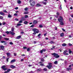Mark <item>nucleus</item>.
<instances>
[{
  "label": "nucleus",
  "mask_w": 73,
  "mask_h": 73,
  "mask_svg": "<svg viewBox=\"0 0 73 73\" xmlns=\"http://www.w3.org/2000/svg\"><path fill=\"white\" fill-rule=\"evenodd\" d=\"M63 20V19L61 17H60V18L58 19V21H59V22H60V25H64V23H63V22H61V21Z\"/></svg>",
  "instance_id": "f257e3e1"
},
{
  "label": "nucleus",
  "mask_w": 73,
  "mask_h": 73,
  "mask_svg": "<svg viewBox=\"0 0 73 73\" xmlns=\"http://www.w3.org/2000/svg\"><path fill=\"white\" fill-rule=\"evenodd\" d=\"M51 54L54 56V57H55V58H57L60 57V55H58V54H56L55 53H52Z\"/></svg>",
  "instance_id": "f03ea898"
},
{
  "label": "nucleus",
  "mask_w": 73,
  "mask_h": 73,
  "mask_svg": "<svg viewBox=\"0 0 73 73\" xmlns=\"http://www.w3.org/2000/svg\"><path fill=\"white\" fill-rule=\"evenodd\" d=\"M29 2L30 4V5L32 7H33V6L35 5V2L34 1L31 0Z\"/></svg>",
  "instance_id": "7ed1b4c3"
},
{
  "label": "nucleus",
  "mask_w": 73,
  "mask_h": 73,
  "mask_svg": "<svg viewBox=\"0 0 73 73\" xmlns=\"http://www.w3.org/2000/svg\"><path fill=\"white\" fill-rule=\"evenodd\" d=\"M48 65H49V66H46V67H47V68H48L49 69H51L52 67V63H49Z\"/></svg>",
  "instance_id": "20e7f679"
},
{
  "label": "nucleus",
  "mask_w": 73,
  "mask_h": 73,
  "mask_svg": "<svg viewBox=\"0 0 73 73\" xmlns=\"http://www.w3.org/2000/svg\"><path fill=\"white\" fill-rule=\"evenodd\" d=\"M33 31L34 32H35L36 33H38V30L37 29H33Z\"/></svg>",
  "instance_id": "39448f33"
},
{
  "label": "nucleus",
  "mask_w": 73,
  "mask_h": 73,
  "mask_svg": "<svg viewBox=\"0 0 73 73\" xmlns=\"http://www.w3.org/2000/svg\"><path fill=\"white\" fill-rule=\"evenodd\" d=\"M67 52H68V51L67 50H65L63 53V54H64V56L66 55H69V53H67Z\"/></svg>",
  "instance_id": "423d86ee"
},
{
  "label": "nucleus",
  "mask_w": 73,
  "mask_h": 73,
  "mask_svg": "<svg viewBox=\"0 0 73 73\" xmlns=\"http://www.w3.org/2000/svg\"><path fill=\"white\" fill-rule=\"evenodd\" d=\"M9 33L10 34H11L12 35H15V33H14L13 32H12L11 31H9Z\"/></svg>",
  "instance_id": "0eeeda50"
},
{
  "label": "nucleus",
  "mask_w": 73,
  "mask_h": 73,
  "mask_svg": "<svg viewBox=\"0 0 73 73\" xmlns=\"http://www.w3.org/2000/svg\"><path fill=\"white\" fill-rule=\"evenodd\" d=\"M36 6L37 7H41V6H42V5L39 3H38L36 4Z\"/></svg>",
  "instance_id": "6e6552de"
},
{
  "label": "nucleus",
  "mask_w": 73,
  "mask_h": 73,
  "mask_svg": "<svg viewBox=\"0 0 73 73\" xmlns=\"http://www.w3.org/2000/svg\"><path fill=\"white\" fill-rule=\"evenodd\" d=\"M25 20V18L24 17H22L21 19V20H22V21H24Z\"/></svg>",
  "instance_id": "1a4fd4ad"
},
{
  "label": "nucleus",
  "mask_w": 73,
  "mask_h": 73,
  "mask_svg": "<svg viewBox=\"0 0 73 73\" xmlns=\"http://www.w3.org/2000/svg\"><path fill=\"white\" fill-rule=\"evenodd\" d=\"M1 48L3 50H4V47L3 45L1 46Z\"/></svg>",
  "instance_id": "9d476101"
},
{
  "label": "nucleus",
  "mask_w": 73,
  "mask_h": 73,
  "mask_svg": "<svg viewBox=\"0 0 73 73\" xmlns=\"http://www.w3.org/2000/svg\"><path fill=\"white\" fill-rule=\"evenodd\" d=\"M66 70H67V71H69V70H72V68H66Z\"/></svg>",
  "instance_id": "9b49d317"
},
{
  "label": "nucleus",
  "mask_w": 73,
  "mask_h": 73,
  "mask_svg": "<svg viewBox=\"0 0 73 73\" xmlns=\"http://www.w3.org/2000/svg\"><path fill=\"white\" fill-rule=\"evenodd\" d=\"M68 52L69 54H71L72 53V51H71V50L70 49H68Z\"/></svg>",
  "instance_id": "f8f14e48"
},
{
  "label": "nucleus",
  "mask_w": 73,
  "mask_h": 73,
  "mask_svg": "<svg viewBox=\"0 0 73 73\" xmlns=\"http://www.w3.org/2000/svg\"><path fill=\"white\" fill-rule=\"evenodd\" d=\"M15 61H16V60L15 59H13L11 61L10 63H13V62H14Z\"/></svg>",
  "instance_id": "ddd939ff"
},
{
  "label": "nucleus",
  "mask_w": 73,
  "mask_h": 73,
  "mask_svg": "<svg viewBox=\"0 0 73 73\" xmlns=\"http://www.w3.org/2000/svg\"><path fill=\"white\" fill-rule=\"evenodd\" d=\"M34 24H36L37 23V21H34L33 22Z\"/></svg>",
  "instance_id": "4468645a"
},
{
  "label": "nucleus",
  "mask_w": 73,
  "mask_h": 73,
  "mask_svg": "<svg viewBox=\"0 0 73 73\" xmlns=\"http://www.w3.org/2000/svg\"><path fill=\"white\" fill-rule=\"evenodd\" d=\"M17 2L18 4H21V1H20V0H18Z\"/></svg>",
  "instance_id": "2eb2a0df"
},
{
  "label": "nucleus",
  "mask_w": 73,
  "mask_h": 73,
  "mask_svg": "<svg viewBox=\"0 0 73 73\" xmlns=\"http://www.w3.org/2000/svg\"><path fill=\"white\" fill-rule=\"evenodd\" d=\"M11 68H15V67L14 66L12 65L11 66Z\"/></svg>",
  "instance_id": "dca6fc26"
},
{
  "label": "nucleus",
  "mask_w": 73,
  "mask_h": 73,
  "mask_svg": "<svg viewBox=\"0 0 73 73\" xmlns=\"http://www.w3.org/2000/svg\"><path fill=\"white\" fill-rule=\"evenodd\" d=\"M49 42L50 44H54V42H53V41H50Z\"/></svg>",
  "instance_id": "f3484780"
},
{
  "label": "nucleus",
  "mask_w": 73,
  "mask_h": 73,
  "mask_svg": "<svg viewBox=\"0 0 73 73\" xmlns=\"http://www.w3.org/2000/svg\"><path fill=\"white\" fill-rule=\"evenodd\" d=\"M66 45L67 44L66 43H63L62 44L63 46H66Z\"/></svg>",
  "instance_id": "a211bd4d"
},
{
  "label": "nucleus",
  "mask_w": 73,
  "mask_h": 73,
  "mask_svg": "<svg viewBox=\"0 0 73 73\" xmlns=\"http://www.w3.org/2000/svg\"><path fill=\"white\" fill-rule=\"evenodd\" d=\"M0 15H5V14L4 13L1 12H0Z\"/></svg>",
  "instance_id": "6ab92c4d"
},
{
  "label": "nucleus",
  "mask_w": 73,
  "mask_h": 73,
  "mask_svg": "<svg viewBox=\"0 0 73 73\" xmlns=\"http://www.w3.org/2000/svg\"><path fill=\"white\" fill-rule=\"evenodd\" d=\"M5 67H6V66L5 65H3V66H2L1 67V68L2 69H3L4 68H5Z\"/></svg>",
  "instance_id": "aec40b11"
},
{
  "label": "nucleus",
  "mask_w": 73,
  "mask_h": 73,
  "mask_svg": "<svg viewBox=\"0 0 73 73\" xmlns=\"http://www.w3.org/2000/svg\"><path fill=\"white\" fill-rule=\"evenodd\" d=\"M21 38V36L20 35L19 36H18L17 37V39H19V38Z\"/></svg>",
  "instance_id": "412c9836"
},
{
  "label": "nucleus",
  "mask_w": 73,
  "mask_h": 73,
  "mask_svg": "<svg viewBox=\"0 0 73 73\" xmlns=\"http://www.w3.org/2000/svg\"><path fill=\"white\" fill-rule=\"evenodd\" d=\"M6 54L8 56H9L11 55V54L9 53H7Z\"/></svg>",
  "instance_id": "4be33fe9"
},
{
  "label": "nucleus",
  "mask_w": 73,
  "mask_h": 73,
  "mask_svg": "<svg viewBox=\"0 0 73 73\" xmlns=\"http://www.w3.org/2000/svg\"><path fill=\"white\" fill-rule=\"evenodd\" d=\"M29 13L28 12L26 11V12H24V14L25 15H27Z\"/></svg>",
  "instance_id": "5701e85b"
},
{
  "label": "nucleus",
  "mask_w": 73,
  "mask_h": 73,
  "mask_svg": "<svg viewBox=\"0 0 73 73\" xmlns=\"http://www.w3.org/2000/svg\"><path fill=\"white\" fill-rule=\"evenodd\" d=\"M60 36L61 37H63V36H64V33H62L60 34Z\"/></svg>",
  "instance_id": "b1692460"
},
{
  "label": "nucleus",
  "mask_w": 73,
  "mask_h": 73,
  "mask_svg": "<svg viewBox=\"0 0 73 73\" xmlns=\"http://www.w3.org/2000/svg\"><path fill=\"white\" fill-rule=\"evenodd\" d=\"M43 3L44 5H46V2H44V1H42V4Z\"/></svg>",
  "instance_id": "393cba45"
},
{
  "label": "nucleus",
  "mask_w": 73,
  "mask_h": 73,
  "mask_svg": "<svg viewBox=\"0 0 73 73\" xmlns=\"http://www.w3.org/2000/svg\"><path fill=\"white\" fill-rule=\"evenodd\" d=\"M28 8L26 7L25 9L24 10L25 11H28Z\"/></svg>",
  "instance_id": "a878e982"
},
{
  "label": "nucleus",
  "mask_w": 73,
  "mask_h": 73,
  "mask_svg": "<svg viewBox=\"0 0 73 73\" xmlns=\"http://www.w3.org/2000/svg\"><path fill=\"white\" fill-rule=\"evenodd\" d=\"M8 17L10 18V17H12V16H11V15H10V14H9L8 15Z\"/></svg>",
  "instance_id": "bb28decb"
},
{
  "label": "nucleus",
  "mask_w": 73,
  "mask_h": 73,
  "mask_svg": "<svg viewBox=\"0 0 73 73\" xmlns=\"http://www.w3.org/2000/svg\"><path fill=\"white\" fill-rule=\"evenodd\" d=\"M37 70L38 72H40V71H41V69L40 68H39Z\"/></svg>",
  "instance_id": "cd10ccee"
},
{
  "label": "nucleus",
  "mask_w": 73,
  "mask_h": 73,
  "mask_svg": "<svg viewBox=\"0 0 73 73\" xmlns=\"http://www.w3.org/2000/svg\"><path fill=\"white\" fill-rule=\"evenodd\" d=\"M11 31L12 32H14V28H12L11 29Z\"/></svg>",
  "instance_id": "c85d7f7f"
},
{
  "label": "nucleus",
  "mask_w": 73,
  "mask_h": 73,
  "mask_svg": "<svg viewBox=\"0 0 73 73\" xmlns=\"http://www.w3.org/2000/svg\"><path fill=\"white\" fill-rule=\"evenodd\" d=\"M27 50L28 52L30 50V48H27Z\"/></svg>",
  "instance_id": "c756f323"
},
{
  "label": "nucleus",
  "mask_w": 73,
  "mask_h": 73,
  "mask_svg": "<svg viewBox=\"0 0 73 73\" xmlns=\"http://www.w3.org/2000/svg\"><path fill=\"white\" fill-rule=\"evenodd\" d=\"M3 12H5V13H7V11H6V10H3Z\"/></svg>",
  "instance_id": "7c9ffc66"
},
{
  "label": "nucleus",
  "mask_w": 73,
  "mask_h": 73,
  "mask_svg": "<svg viewBox=\"0 0 73 73\" xmlns=\"http://www.w3.org/2000/svg\"><path fill=\"white\" fill-rule=\"evenodd\" d=\"M57 64V61H55L54 62V64Z\"/></svg>",
  "instance_id": "2f4dec72"
},
{
  "label": "nucleus",
  "mask_w": 73,
  "mask_h": 73,
  "mask_svg": "<svg viewBox=\"0 0 73 73\" xmlns=\"http://www.w3.org/2000/svg\"><path fill=\"white\" fill-rule=\"evenodd\" d=\"M11 69H7V72H9V71H11Z\"/></svg>",
  "instance_id": "473e14b6"
},
{
  "label": "nucleus",
  "mask_w": 73,
  "mask_h": 73,
  "mask_svg": "<svg viewBox=\"0 0 73 73\" xmlns=\"http://www.w3.org/2000/svg\"><path fill=\"white\" fill-rule=\"evenodd\" d=\"M21 25H22V24H17V26H21Z\"/></svg>",
  "instance_id": "72a5a7b5"
},
{
  "label": "nucleus",
  "mask_w": 73,
  "mask_h": 73,
  "mask_svg": "<svg viewBox=\"0 0 73 73\" xmlns=\"http://www.w3.org/2000/svg\"><path fill=\"white\" fill-rule=\"evenodd\" d=\"M27 23H28V22L27 21H25L24 22V24H27Z\"/></svg>",
  "instance_id": "f704fd0d"
},
{
  "label": "nucleus",
  "mask_w": 73,
  "mask_h": 73,
  "mask_svg": "<svg viewBox=\"0 0 73 73\" xmlns=\"http://www.w3.org/2000/svg\"><path fill=\"white\" fill-rule=\"evenodd\" d=\"M28 17V16L27 15H26L25 16V18H27Z\"/></svg>",
  "instance_id": "c9c22d12"
},
{
  "label": "nucleus",
  "mask_w": 73,
  "mask_h": 73,
  "mask_svg": "<svg viewBox=\"0 0 73 73\" xmlns=\"http://www.w3.org/2000/svg\"><path fill=\"white\" fill-rule=\"evenodd\" d=\"M4 39H5V40H9V38H4Z\"/></svg>",
  "instance_id": "e433bc0d"
},
{
  "label": "nucleus",
  "mask_w": 73,
  "mask_h": 73,
  "mask_svg": "<svg viewBox=\"0 0 73 73\" xmlns=\"http://www.w3.org/2000/svg\"><path fill=\"white\" fill-rule=\"evenodd\" d=\"M41 61H42V62H43L44 61V59L43 58H42L41 60Z\"/></svg>",
  "instance_id": "4c0bfd02"
},
{
  "label": "nucleus",
  "mask_w": 73,
  "mask_h": 73,
  "mask_svg": "<svg viewBox=\"0 0 73 73\" xmlns=\"http://www.w3.org/2000/svg\"><path fill=\"white\" fill-rule=\"evenodd\" d=\"M23 23V21L22 20H21L19 21V23Z\"/></svg>",
  "instance_id": "58836bf2"
},
{
  "label": "nucleus",
  "mask_w": 73,
  "mask_h": 73,
  "mask_svg": "<svg viewBox=\"0 0 73 73\" xmlns=\"http://www.w3.org/2000/svg\"><path fill=\"white\" fill-rule=\"evenodd\" d=\"M43 70L44 71H46V70H47V69L46 68H44L43 69Z\"/></svg>",
  "instance_id": "ea45409f"
},
{
  "label": "nucleus",
  "mask_w": 73,
  "mask_h": 73,
  "mask_svg": "<svg viewBox=\"0 0 73 73\" xmlns=\"http://www.w3.org/2000/svg\"><path fill=\"white\" fill-rule=\"evenodd\" d=\"M39 27H40V28H42V25H39Z\"/></svg>",
  "instance_id": "a19ab883"
},
{
  "label": "nucleus",
  "mask_w": 73,
  "mask_h": 73,
  "mask_svg": "<svg viewBox=\"0 0 73 73\" xmlns=\"http://www.w3.org/2000/svg\"><path fill=\"white\" fill-rule=\"evenodd\" d=\"M3 17L1 16H0V19H2V20H3Z\"/></svg>",
  "instance_id": "79ce46f5"
},
{
  "label": "nucleus",
  "mask_w": 73,
  "mask_h": 73,
  "mask_svg": "<svg viewBox=\"0 0 73 73\" xmlns=\"http://www.w3.org/2000/svg\"><path fill=\"white\" fill-rule=\"evenodd\" d=\"M1 43H5V41H2L1 42Z\"/></svg>",
  "instance_id": "37998d69"
},
{
  "label": "nucleus",
  "mask_w": 73,
  "mask_h": 73,
  "mask_svg": "<svg viewBox=\"0 0 73 73\" xmlns=\"http://www.w3.org/2000/svg\"><path fill=\"white\" fill-rule=\"evenodd\" d=\"M5 24H6V23H5V22H3L2 24L3 25H5Z\"/></svg>",
  "instance_id": "c03bdc74"
},
{
  "label": "nucleus",
  "mask_w": 73,
  "mask_h": 73,
  "mask_svg": "<svg viewBox=\"0 0 73 73\" xmlns=\"http://www.w3.org/2000/svg\"><path fill=\"white\" fill-rule=\"evenodd\" d=\"M6 33H7V34H9V32H8V31H7L6 32Z\"/></svg>",
  "instance_id": "a18cd8bd"
},
{
  "label": "nucleus",
  "mask_w": 73,
  "mask_h": 73,
  "mask_svg": "<svg viewBox=\"0 0 73 73\" xmlns=\"http://www.w3.org/2000/svg\"><path fill=\"white\" fill-rule=\"evenodd\" d=\"M40 53H42L43 52V51L42 50H41L40 51Z\"/></svg>",
  "instance_id": "49530a36"
},
{
  "label": "nucleus",
  "mask_w": 73,
  "mask_h": 73,
  "mask_svg": "<svg viewBox=\"0 0 73 73\" xmlns=\"http://www.w3.org/2000/svg\"><path fill=\"white\" fill-rule=\"evenodd\" d=\"M14 56H17V54H16V53H14Z\"/></svg>",
  "instance_id": "de8ad7c7"
},
{
  "label": "nucleus",
  "mask_w": 73,
  "mask_h": 73,
  "mask_svg": "<svg viewBox=\"0 0 73 73\" xmlns=\"http://www.w3.org/2000/svg\"><path fill=\"white\" fill-rule=\"evenodd\" d=\"M68 45H69V46H71L72 45V44H71L70 43H69L68 44Z\"/></svg>",
  "instance_id": "09e8293b"
},
{
  "label": "nucleus",
  "mask_w": 73,
  "mask_h": 73,
  "mask_svg": "<svg viewBox=\"0 0 73 73\" xmlns=\"http://www.w3.org/2000/svg\"><path fill=\"white\" fill-rule=\"evenodd\" d=\"M72 19L70 18L69 19V21H70V22H71L72 21Z\"/></svg>",
  "instance_id": "8fccbe9b"
},
{
  "label": "nucleus",
  "mask_w": 73,
  "mask_h": 73,
  "mask_svg": "<svg viewBox=\"0 0 73 73\" xmlns=\"http://www.w3.org/2000/svg\"><path fill=\"white\" fill-rule=\"evenodd\" d=\"M40 65H41V66H44V64H40Z\"/></svg>",
  "instance_id": "3c124183"
},
{
  "label": "nucleus",
  "mask_w": 73,
  "mask_h": 73,
  "mask_svg": "<svg viewBox=\"0 0 73 73\" xmlns=\"http://www.w3.org/2000/svg\"><path fill=\"white\" fill-rule=\"evenodd\" d=\"M23 49H27V47L26 46H24L23 47Z\"/></svg>",
  "instance_id": "603ef678"
},
{
  "label": "nucleus",
  "mask_w": 73,
  "mask_h": 73,
  "mask_svg": "<svg viewBox=\"0 0 73 73\" xmlns=\"http://www.w3.org/2000/svg\"><path fill=\"white\" fill-rule=\"evenodd\" d=\"M9 44H10V45H13V43L12 42H10L9 43Z\"/></svg>",
  "instance_id": "864d4df0"
},
{
  "label": "nucleus",
  "mask_w": 73,
  "mask_h": 73,
  "mask_svg": "<svg viewBox=\"0 0 73 73\" xmlns=\"http://www.w3.org/2000/svg\"><path fill=\"white\" fill-rule=\"evenodd\" d=\"M4 70H7V68H5L4 69H3Z\"/></svg>",
  "instance_id": "5fc2aeb1"
},
{
  "label": "nucleus",
  "mask_w": 73,
  "mask_h": 73,
  "mask_svg": "<svg viewBox=\"0 0 73 73\" xmlns=\"http://www.w3.org/2000/svg\"><path fill=\"white\" fill-rule=\"evenodd\" d=\"M42 50H43V52H45V51H46V50L44 49H43Z\"/></svg>",
  "instance_id": "6e6d98bb"
},
{
  "label": "nucleus",
  "mask_w": 73,
  "mask_h": 73,
  "mask_svg": "<svg viewBox=\"0 0 73 73\" xmlns=\"http://www.w3.org/2000/svg\"><path fill=\"white\" fill-rule=\"evenodd\" d=\"M14 16H17V13H15V14H14Z\"/></svg>",
  "instance_id": "4d7b16f0"
},
{
  "label": "nucleus",
  "mask_w": 73,
  "mask_h": 73,
  "mask_svg": "<svg viewBox=\"0 0 73 73\" xmlns=\"http://www.w3.org/2000/svg\"><path fill=\"white\" fill-rule=\"evenodd\" d=\"M41 34H39L38 35V37H39V36H41Z\"/></svg>",
  "instance_id": "13d9d810"
},
{
  "label": "nucleus",
  "mask_w": 73,
  "mask_h": 73,
  "mask_svg": "<svg viewBox=\"0 0 73 73\" xmlns=\"http://www.w3.org/2000/svg\"><path fill=\"white\" fill-rule=\"evenodd\" d=\"M24 61V59H21V62H23Z\"/></svg>",
  "instance_id": "bf43d9fd"
},
{
  "label": "nucleus",
  "mask_w": 73,
  "mask_h": 73,
  "mask_svg": "<svg viewBox=\"0 0 73 73\" xmlns=\"http://www.w3.org/2000/svg\"><path fill=\"white\" fill-rule=\"evenodd\" d=\"M15 9H19V8H18V7H16L15 8Z\"/></svg>",
  "instance_id": "052dcab7"
},
{
  "label": "nucleus",
  "mask_w": 73,
  "mask_h": 73,
  "mask_svg": "<svg viewBox=\"0 0 73 73\" xmlns=\"http://www.w3.org/2000/svg\"><path fill=\"white\" fill-rule=\"evenodd\" d=\"M62 29L63 31H64V32H65V29H64L62 28Z\"/></svg>",
  "instance_id": "680f3d73"
},
{
  "label": "nucleus",
  "mask_w": 73,
  "mask_h": 73,
  "mask_svg": "<svg viewBox=\"0 0 73 73\" xmlns=\"http://www.w3.org/2000/svg\"><path fill=\"white\" fill-rule=\"evenodd\" d=\"M9 59V58H7L6 59V61L7 62H8V60Z\"/></svg>",
  "instance_id": "e2e57ef3"
},
{
  "label": "nucleus",
  "mask_w": 73,
  "mask_h": 73,
  "mask_svg": "<svg viewBox=\"0 0 73 73\" xmlns=\"http://www.w3.org/2000/svg\"><path fill=\"white\" fill-rule=\"evenodd\" d=\"M15 20L16 21H19V19H15Z\"/></svg>",
  "instance_id": "0e129e2a"
},
{
  "label": "nucleus",
  "mask_w": 73,
  "mask_h": 73,
  "mask_svg": "<svg viewBox=\"0 0 73 73\" xmlns=\"http://www.w3.org/2000/svg\"><path fill=\"white\" fill-rule=\"evenodd\" d=\"M36 33H36V32H34V33H33V35H36Z\"/></svg>",
  "instance_id": "69168bd1"
},
{
  "label": "nucleus",
  "mask_w": 73,
  "mask_h": 73,
  "mask_svg": "<svg viewBox=\"0 0 73 73\" xmlns=\"http://www.w3.org/2000/svg\"><path fill=\"white\" fill-rule=\"evenodd\" d=\"M71 17H72V18H73V14L71 15Z\"/></svg>",
  "instance_id": "338daca9"
},
{
  "label": "nucleus",
  "mask_w": 73,
  "mask_h": 73,
  "mask_svg": "<svg viewBox=\"0 0 73 73\" xmlns=\"http://www.w3.org/2000/svg\"><path fill=\"white\" fill-rule=\"evenodd\" d=\"M4 73H8L7 71H5Z\"/></svg>",
  "instance_id": "774afa93"
}]
</instances>
